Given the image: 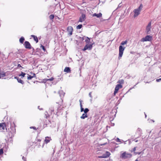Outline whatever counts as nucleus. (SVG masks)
Masks as SVG:
<instances>
[{
  "mask_svg": "<svg viewBox=\"0 0 161 161\" xmlns=\"http://www.w3.org/2000/svg\"><path fill=\"white\" fill-rule=\"evenodd\" d=\"M160 80H161V78H160V79H157L156 80V81H157V82H159Z\"/></svg>",
  "mask_w": 161,
  "mask_h": 161,
  "instance_id": "obj_46",
  "label": "nucleus"
},
{
  "mask_svg": "<svg viewBox=\"0 0 161 161\" xmlns=\"http://www.w3.org/2000/svg\"><path fill=\"white\" fill-rule=\"evenodd\" d=\"M19 68V67H21L22 68H23L21 66V65L19 64H18V66H17Z\"/></svg>",
  "mask_w": 161,
  "mask_h": 161,
  "instance_id": "obj_45",
  "label": "nucleus"
},
{
  "mask_svg": "<svg viewBox=\"0 0 161 161\" xmlns=\"http://www.w3.org/2000/svg\"><path fill=\"white\" fill-rule=\"evenodd\" d=\"M6 76V74L3 72H0V78H3Z\"/></svg>",
  "mask_w": 161,
  "mask_h": 161,
  "instance_id": "obj_21",
  "label": "nucleus"
},
{
  "mask_svg": "<svg viewBox=\"0 0 161 161\" xmlns=\"http://www.w3.org/2000/svg\"><path fill=\"white\" fill-rule=\"evenodd\" d=\"M31 128H32L33 129H34L35 130H37V129L35 127H30Z\"/></svg>",
  "mask_w": 161,
  "mask_h": 161,
  "instance_id": "obj_43",
  "label": "nucleus"
},
{
  "mask_svg": "<svg viewBox=\"0 0 161 161\" xmlns=\"http://www.w3.org/2000/svg\"><path fill=\"white\" fill-rule=\"evenodd\" d=\"M98 157L99 158H101V156H98Z\"/></svg>",
  "mask_w": 161,
  "mask_h": 161,
  "instance_id": "obj_58",
  "label": "nucleus"
},
{
  "mask_svg": "<svg viewBox=\"0 0 161 161\" xmlns=\"http://www.w3.org/2000/svg\"><path fill=\"white\" fill-rule=\"evenodd\" d=\"M122 87V86L121 85L118 84L116 85L115 88L114 94L115 95L118 92L119 89L121 88Z\"/></svg>",
  "mask_w": 161,
  "mask_h": 161,
  "instance_id": "obj_7",
  "label": "nucleus"
},
{
  "mask_svg": "<svg viewBox=\"0 0 161 161\" xmlns=\"http://www.w3.org/2000/svg\"><path fill=\"white\" fill-rule=\"evenodd\" d=\"M54 15L53 14H51L49 16V18L51 20L53 19L54 18Z\"/></svg>",
  "mask_w": 161,
  "mask_h": 161,
  "instance_id": "obj_32",
  "label": "nucleus"
},
{
  "mask_svg": "<svg viewBox=\"0 0 161 161\" xmlns=\"http://www.w3.org/2000/svg\"><path fill=\"white\" fill-rule=\"evenodd\" d=\"M50 140H51L50 137H46L44 141L47 144L49 142Z\"/></svg>",
  "mask_w": 161,
  "mask_h": 161,
  "instance_id": "obj_17",
  "label": "nucleus"
},
{
  "mask_svg": "<svg viewBox=\"0 0 161 161\" xmlns=\"http://www.w3.org/2000/svg\"><path fill=\"white\" fill-rule=\"evenodd\" d=\"M25 47L26 49H31V46L29 42L25 41L24 44Z\"/></svg>",
  "mask_w": 161,
  "mask_h": 161,
  "instance_id": "obj_8",
  "label": "nucleus"
},
{
  "mask_svg": "<svg viewBox=\"0 0 161 161\" xmlns=\"http://www.w3.org/2000/svg\"><path fill=\"white\" fill-rule=\"evenodd\" d=\"M67 30L68 32V35H69V36H71L72 34L73 29L72 26H68L67 28Z\"/></svg>",
  "mask_w": 161,
  "mask_h": 161,
  "instance_id": "obj_4",
  "label": "nucleus"
},
{
  "mask_svg": "<svg viewBox=\"0 0 161 161\" xmlns=\"http://www.w3.org/2000/svg\"><path fill=\"white\" fill-rule=\"evenodd\" d=\"M143 7V5L142 4H141L140 5L139 7L137 9L139 10L140 11L142 10V8Z\"/></svg>",
  "mask_w": 161,
  "mask_h": 161,
  "instance_id": "obj_27",
  "label": "nucleus"
},
{
  "mask_svg": "<svg viewBox=\"0 0 161 161\" xmlns=\"http://www.w3.org/2000/svg\"><path fill=\"white\" fill-rule=\"evenodd\" d=\"M142 131V130L141 129H140V128H138L137 129V132L138 133H139L140 134H141V133Z\"/></svg>",
  "mask_w": 161,
  "mask_h": 161,
  "instance_id": "obj_34",
  "label": "nucleus"
},
{
  "mask_svg": "<svg viewBox=\"0 0 161 161\" xmlns=\"http://www.w3.org/2000/svg\"><path fill=\"white\" fill-rule=\"evenodd\" d=\"M83 111H84V109L82 107L80 108V111L81 112H83Z\"/></svg>",
  "mask_w": 161,
  "mask_h": 161,
  "instance_id": "obj_44",
  "label": "nucleus"
},
{
  "mask_svg": "<svg viewBox=\"0 0 161 161\" xmlns=\"http://www.w3.org/2000/svg\"><path fill=\"white\" fill-rule=\"evenodd\" d=\"M109 119H110V121H112L113 119L114 118H112L111 117H110Z\"/></svg>",
  "mask_w": 161,
  "mask_h": 161,
  "instance_id": "obj_50",
  "label": "nucleus"
},
{
  "mask_svg": "<svg viewBox=\"0 0 161 161\" xmlns=\"http://www.w3.org/2000/svg\"><path fill=\"white\" fill-rule=\"evenodd\" d=\"M25 40V38H24L23 37V36H22L20 39H19V41L21 43H23V42H24Z\"/></svg>",
  "mask_w": 161,
  "mask_h": 161,
  "instance_id": "obj_23",
  "label": "nucleus"
},
{
  "mask_svg": "<svg viewBox=\"0 0 161 161\" xmlns=\"http://www.w3.org/2000/svg\"><path fill=\"white\" fill-rule=\"evenodd\" d=\"M57 18L58 19H60L58 17H57Z\"/></svg>",
  "mask_w": 161,
  "mask_h": 161,
  "instance_id": "obj_60",
  "label": "nucleus"
},
{
  "mask_svg": "<svg viewBox=\"0 0 161 161\" xmlns=\"http://www.w3.org/2000/svg\"><path fill=\"white\" fill-rule=\"evenodd\" d=\"M135 142H138V140H136V139H135L134 140Z\"/></svg>",
  "mask_w": 161,
  "mask_h": 161,
  "instance_id": "obj_51",
  "label": "nucleus"
},
{
  "mask_svg": "<svg viewBox=\"0 0 161 161\" xmlns=\"http://www.w3.org/2000/svg\"><path fill=\"white\" fill-rule=\"evenodd\" d=\"M44 145V144L42 145V147H43Z\"/></svg>",
  "mask_w": 161,
  "mask_h": 161,
  "instance_id": "obj_59",
  "label": "nucleus"
},
{
  "mask_svg": "<svg viewBox=\"0 0 161 161\" xmlns=\"http://www.w3.org/2000/svg\"><path fill=\"white\" fill-rule=\"evenodd\" d=\"M101 149V147L99 145H97L96 146L95 150L97 153H99V152H98V151H100V149Z\"/></svg>",
  "mask_w": 161,
  "mask_h": 161,
  "instance_id": "obj_13",
  "label": "nucleus"
},
{
  "mask_svg": "<svg viewBox=\"0 0 161 161\" xmlns=\"http://www.w3.org/2000/svg\"><path fill=\"white\" fill-rule=\"evenodd\" d=\"M151 22H150L147 25V26H148V27H151Z\"/></svg>",
  "mask_w": 161,
  "mask_h": 161,
  "instance_id": "obj_41",
  "label": "nucleus"
},
{
  "mask_svg": "<svg viewBox=\"0 0 161 161\" xmlns=\"http://www.w3.org/2000/svg\"><path fill=\"white\" fill-rule=\"evenodd\" d=\"M135 161H139L137 159H136Z\"/></svg>",
  "mask_w": 161,
  "mask_h": 161,
  "instance_id": "obj_57",
  "label": "nucleus"
},
{
  "mask_svg": "<svg viewBox=\"0 0 161 161\" xmlns=\"http://www.w3.org/2000/svg\"><path fill=\"white\" fill-rule=\"evenodd\" d=\"M51 110L52 113L54 112V109H53V108H51Z\"/></svg>",
  "mask_w": 161,
  "mask_h": 161,
  "instance_id": "obj_49",
  "label": "nucleus"
},
{
  "mask_svg": "<svg viewBox=\"0 0 161 161\" xmlns=\"http://www.w3.org/2000/svg\"><path fill=\"white\" fill-rule=\"evenodd\" d=\"M40 48H42L44 52H45L46 51V49L44 46H43L42 44L41 45Z\"/></svg>",
  "mask_w": 161,
  "mask_h": 161,
  "instance_id": "obj_30",
  "label": "nucleus"
},
{
  "mask_svg": "<svg viewBox=\"0 0 161 161\" xmlns=\"http://www.w3.org/2000/svg\"><path fill=\"white\" fill-rule=\"evenodd\" d=\"M90 42V38L87 37V39L85 40V42L87 44L89 43Z\"/></svg>",
  "mask_w": 161,
  "mask_h": 161,
  "instance_id": "obj_26",
  "label": "nucleus"
},
{
  "mask_svg": "<svg viewBox=\"0 0 161 161\" xmlns=\"http://www.w3.org/2000/svg\"><path fill=\"white\" fill-rule=\"evenodd\" d=\"M16 127V125L15 124L14 122H13L12 124H11V127L10 128L11 130H13L14 128V130H15V127Z\"/></svg>",
  "mask_w": 161,
  "mask_h": 161,
  "instance_id": "obj_20",
  "label": "nucleus"
},
{
  "mask_svg": "<svg viewBox=\"0 0 161 161\" xmlns=\"http://www.w3.org/2000/svg\"><path fill=\"white\" fill-rule=\"evenodd\" d=\"M142 152H134V153L135 154H138V155H139L140 154H141V153Z\"/></svg>",
  "mask_w": 161,
  "mask_h": 161,
  "instance_id": "obj_40",
  "label": "nucleus"
},
{
  "mask_svg": "<svg viewBox=\"0 0 161 161\" xmlns=\"http://www.w3.org/2000/svg\"><path fill=\"white\" fill-rule=\"evenodd\" d=\"M116 141L117 142H120V139H119V138H117L116 139Z\"/></svg>",
  "mask_w": 161,
  "mask_h": 161,
  "instance_id": "obj_47",
  "label": "nucleus"
},
{
  "mask_svg": "<svg viewBox=\"0 0 161 161\" xmlns=\"http://www.w3.org/2000/svg\"><path fill=\"white\" fill-rule=\"evenodd\" d=\"M114 123H112V125H111V126H114Z\"/></svg>",
  "mask_w": 161,
  "mask_h": 161,
  "instance_id": "obj_55",
  "label": "nucleus"
},
{
  "mask_svg": "<svg viewBox=\"0 0 161 161\" xmlns=\"http://www.w3.org/2000/svg\"><path fill=\"white\" fill-rule=\"evenodd\" d=\"M64 72H66L67 73L71 72V70L70 69L69 67H65V68L64 70Z\"/></svg>",
  "mask_w": 161,
  "mask_h": 161,
  "instance_id": "obj_15",
  "label": "nucleus"
},
{
  "mask_svg": "<svg viewBox=\"0 0 161 161\" xmlns=\"http://www.w3.org/2000/svg\"><path fill=\"white\" fill-rule=\"evenodd\" d=\"M89 111V110L88 109V108H86L84 110V112L85 113H87Z\"/></svg>",
  "mask_w": 161,
  "mask_h": 161,
  "instance_id": "obj_36",
  "label": "nucleus"
},
{
  "mask_svg": "<svg viewBox=\"0 0 161 161\" xmlns=\"http://www.w3.org/2000/svg\"><path fill=\"white\" fill-rule=\"evenodd\" d=\"M132 155L130 153H126L125 152L123 153L121 155V157L122 158L126 159L130 158L131 157Z\"/></svg>",
  "mask_w": 161,
  "mask_h": 161,
  "instance_id": "obj_2",
  "label": "nucleus"
},
{
  "mask_svg": "<svg viewBox=\"0 0 161 161\" xmlns=\"http://www.w3.org/2000/svg\"><path fill=\"white\" fill-rule=\"evenodd\" d=\"M26 74L23 72H21V74L19 75V76H21V78H23L25 75Z\"/></svg>",
  "mask_w": 161,
  "mask_h": 161,
  "instance_id": "obj_24",
  "label": "nucleus"
},
{
  "mask_svg": "<svg viewBox=\"0 0 161 161\" xmlns=\"http://www.w3.org/2000/svg\"><path fill=\"white\" fill-rule=\"evenodd\" d=\"M49 115H48V114L47 113V112H46L45 113V117L46 118H48L49 117Z\"/></svg>",
  "mask_w": 161,
  "mask_h": 161,
  "instance_id": "obj_28",
  "label": "nucleus"
},
{
  "mask_svg": "<svg viewBox=\"0 0 161 161\" xmlns=\"http://www.w3.org/2000/svg\"><path fill=\"white\" fill-rule=\"evenodd\" d=\"M3 153V149H0V155L2 154Z\"/></svg>",
  "mask_w": 161,
  "mask_h": 161,
  "instance_id": "obj_38",
  "label": "nucleus"
},
{
  "mask_svg": "<svg viewBox=\"0 0 161 161\" xmlns=\"http://www.w3.org/2000/svg\"><path fill=\"white\" fill-rule=\"evenodd\" d=\"M145 117H147V115L146 114H145Z\"/></svg>",
  "mask_w": 161,
  "mask_h": 161,
  "instance_id": "obj_61",
  "label": "nucleus"
},
{
  "mask_svg": "<svg viewBox=\"0 0 161 161\" xmlns=\"http://www.w3.org/2000/svg\"><path fill=\"white\" fill-rule=\"evenodd\" d=\"M7 130L6 125L5 122L0 123V130Z\"/></svg>",
  "mask_w": 161,
  "mask_h": 161,
  "instance_id": "obj_5",
  "label": "nucleus"
},
{
  "mask_svg": "<svg viewBox=\"0 0 161 161\" xmlns=\"http://www.w3.org/2000/svg\"><path fill=\"white\" fill-rule=\"evenodd\" d=\"M140 41H141L142 42H144L147 41V40H146V38L145 37L144 38H142L141 40H140Z\"/></svg>",
  "mask_w": 161,
  "mask_h": 161,
  "instance_id": "obj_31",
  "label": "nucleus"
},
{
  "mask_svg": "<svg viewBox=\"0 0 161 161\" xmlns=\"http://www.w3.org/2000/svg\"><path fill=\"white\" fill-rule=\"evenodd\" d=\"M35 76V74L34 73L32 75H31L29 74H27V79L28 80H31V79L34 78Z\"/></svg>",
  "mask_w": 161,
  "mask_h": 161,
  "instance_id": "obj_14",
  "label": "nucleus"
},
{
  "mask_svg": "<svg viewBox=\"0 0 161 161\" xmlns=\"http://www.w3.org/2000/svg\"><path fill=\"white\" fill-rule=\"evenodd\" d=\"M60 102H63V99L62 98H61V100L60 101Z\"/></svg>",
  "mask_w": 161,
  "mask_h": 161,
  "instance_id": "obj_53",
  "label": "nucleus"
},
{
  "mask_svg": "<svg viewBox=\"0 0 161 161\" xmlns=\"http://www.w3.org/2000/svg\"><path fill=\"white\" fill-rule=\"evenodd\" d=\"M89 95L90 97H91V92L89 93Z\"/></svg>",
  "mask_w": 161,
  "mask_h": 161,
  "instance_id": "obj_52",
  "label": "nucleus"
},
{
  "mask_svg": "<svg viewBox=\"0 0 161 161\" xmlns=\"http://www.w3.org/2000/svg\"><path fill=\"white\" fill-rule=\"evenodd\" d=\"M22 159L23 160H24V161H26V158L25 157H24V156L22 157Z\"/></svg>",
  "mask_w": 161,
  "mask_h": 161,
  "instance_id": "obj_48",
  "label": "nucleus"
},
{
  "mask_svg": "<svg viewBox=\"0 0 161 161\" xmlns=\"http://www.w3.org/2000/svg\"><path fill=\"white\" fill-rule=\"evenodd\" d=\"M151 27L147 26L146 28V32L147 34L151 30Z\"/></svg>",
  "mask_w": 161,
  "mask_h": 161,
  "instance_id": "obj_22",
  "label": "nucleus"
},
{
  "mask_svg": "<svg viewBox=\"0 0 161 161\" xmlns=\"http://www.w3.org/2000/svg\"><path fill=\"white\" fill-rule=\"evenodd\" d=\"M14 78L17 80L18 82L22 84H24V82L23 80L19 78L17 76L15 77Z\"/></svg>",
  "mask_w": 161,
  "mask_h": 161,
  "instance_id": "obj_12",
  "label": "nucleus"
},
{
  "mask_svg": "<svg viewBox=\"0 0 161 161\" xmlns=\"http://www.w3.org/2000/svg\"><path fill=\"white\" fill-rule=\"evenodd\" d=\"M53 79H54V78L53 77H52L50 79H45V80H46V81H47V80H50V81H53Z\"/></svg>",
  "mask_w": 161,
  "mask_h": 161,
  "instance_id": "obj_35",
  "label": "nucleus"
},
{
  "mask_svg": "<svg viewBox=\"0 0 161 161\" xmlns=\"http://www.w3.org/2000/svg\"><path fill=\"white\" fill-rule=\"evenodd\" d=\"M145 37L147 40V41H150L152 40V37L149 35H147Z\"/></svg>",
  "mask_w": 161,
  "mask_h": 161,
  "instance_id": "obj_18",
  "label": "nucleus"
},
{
  "mask_svg": "<svg viewBox=\"0 0 161 161\" xmlns=\"http://www.w3.org/2000/svg\"><path fill=\"white\" fill-rule=\"evenodd\" d=\"M125 48V47H123L122 45H120L119 47V59L122 56L123 52Z\"/></svg>",
  "mask_w": 161,
  "mask_h": 161,
  "instance_id": "obj_1",
  "label": "nucleus"
},
{
  "mask_svg": "<svg viewBox=\"0 0 161 161\" xmlns=\"http://www.w3.org/2000/svg\"><path fill=\"white\" fill-rule=\"evenodd\" d=\"M101 141V146L104 145L106 144H108L109 142L108 139L106 138H103Z\"/></svg>",
  "mask_w": 161,
  "mask_h": 161,
  "instance_id": "obj_3",
  "label": "nucleus"
},
{
  "mask_svg": "<svg viewBox=\"0 0 161 161\" xmlns=\"http://www.w3.org/2000/svg\"><path fill=\"white\" fill-rule=\"evenodd\" d=\"M101 14V13H99V14H93L94 16H97V17H98L100 16V15Z\"/></svg>",
  "mask_w": 161,
  "mask_h": 161,
  "instance_id": "obj_37",
  "label": "nucleus"
},
{
  "mask_svg": "<svg viewBox=\"0 0 161 161\" xmlns=\"http://www.w3.org/2000/svg\"><path fill=\"white\" fill-rule=\"evenodd\" d=\"M31 37L33 38L34 40L36 42V43H37L38 42V40L37 37L34 35H31Z\"/></svg>",
  "mask_w": 161,
  "mask_h": 161,
  "instance_id": "obj_16",
  "label": "nucleus"
},
{
  "mask_svg": "<svg viewBox=\"0 0 161 161\" xmlns=\"http://www.w3.org/2000/svg\"><path fill=\"white\" fill-rule=\"evenodd\" d=\"M134 17H136L137 16L140 14V11H139V10H138L136 9H135L134 10Z\"/></svg>",
  "mask_w": 161,
  "mask_h": 161,
  "instance_id": "obj_11",
  "label": "nucleus"
},
{
  "mask_svg": "<svg viewBox=\"0 0 161 161\" xmlns=\"http://www.w3.org/2000/svg\"><path fill=\"white\" fill-rule=\"evenodd\" d=\"M110 155V153L109 152L106 151L103 154L102 156H101V158H107Z\"/></svg>",
  "mask_w": 161,
  "mask_h": 161,
  "instance_id": "obj_9",
  "label": "nucleus"
},
{
  "mask_svg": "<svg viewBox=\"0 0 161 161\" xmlns=\"http://www.w3.org/2000/svg\"><path fill=\"white\" fill-rule=\"evenodd\" d=\"M41 140H40V139H39V140H37V141H38V142H41Z\"/></svg>",
  "mask_w": 161,
  "mask_h": 161,
  "instance_id": "obj_54",
  "label": "nucleus"
},
{
  "mask_svg": "<svg viewBox=\"0 0 161 161\" xmlns=\"http://www.w3.org/2000/svg\"><path fill=\"white\" fill-rule=\"evenodd\" d=\"M79 101L80 102V108L82 107V100H80Z\"/></svg>",
  "mask_w": 161,
  "mask_h": 161,
  "instance_id": "obj_39",
  "label": "nucleus"
},
{
  "mask_svg": "<svg viewBox=\"0 0 161 161\" xmlns=\"http://www.w3.org/2000/svg\"><path fill=\"white\" fill-rule=\"evenodd\" d=\"M117 83H119V84H123L124 83V80L123 79L119 80Z\"/></svg>",
  "mask_w": 161,
  "mask_h": 161,
  "instance_id": "obj_25",
  "label": "nucleus"
},
{
  "mask_svg": "<svg viewBox=\"0 0 161 161\" xmlns=\"http://www.w3.org/2000/svg\"><path fill=\"white\" fill-rule=\"evenodd\" d=\"M127 40H126L125 41H122L121 42L120 44L121 45H124L125 44H127Z\"/></svg>",
  "mask_w": 161,
  "mask_h": 161,
  "instance_id": "obj_29",
  "label": "nucleus"
},
{
  "mask_svg": "<svg viewBox=\"0 0 161 161\" xmlns=\"http://www.w3.org/2000/svg\"><path fill=\"white\" fill-rule=\"evenodd\" d=\"M151 121H152L153 122H154V121L153 120L151 119Z\"/></svg>",
  "mask_w": 161,
  "mask_h": 161,
  "instance_id": "obj_56",
  "label": "nucleus"
},
{
  "mask_svg": "<svg viewBox=\"0 0 161 161\" xmlns=\"http://www.w3.org/2000/svg\"><path fill=\"white\" fill-rule=\"evenodd\" d=\"M82 25H81V24L79 25L76 26V28L77 29H80L82 28Z\"/></svg>",
  "mask_w": 161,
  "mask_h": 161,
  "instance_id": "obj_33",
  "label": "nucleus"
},
{
  "mask_svg": "<svg viewBox=\"0 0 161 161\" xmlns=\"http://www.w3.org/2000/svg\"><path fill=\"white\" fill-rule=\"evenodd\" d=\"M92 44H86L84 48L82 49L83 51H85L86 50H91L92 48Z\"/></svg>",
  "mask_w": 161,
  "mask_h": 161,
  "instance_id": "obj_6",
  "label": "nucleus"
},
{
  "mask_svg": "<svg viewBox=\"0 0 161 161\" xmlns=\"http://www.w3.org/2000/svg\"><path fill=\"white\" fill-rule=\"evenodd\" d=\"M136 147H135L132 150V151H131V152H135V151L136 150Z\"/></svg>",
  "mask_w": 161,
  "mask_h": 161,
  "instance_id": "obj_42",
  "label": "nucleus"
},
{
  "mask_svg": "<svg viewBox=\"0 0 161 161\" xmlns=\"http://www.w3.org/2000/svg\"><path fill=\"white\" fill-rule=\"evenodd\" d=\"M88 116L86 113H84L82 114V115L80 117V118L82 119H84L86 118Z\"/></svg>",
  "mask_w": 161,
  "mask_h": 161,
  "instance_id": "obj_19",
  "label": "nucleus"
},
{
  "mask_svg": "<svg viewBox=\"0 0 161 161\" xmlns=\"http://www.w3.org/2000/svg\"><path fill=\"white\" fill-rule=\"evenodd\" d=\"M86 15L85 14H82L81 16L80 17L79 22H82L84 21L86 19Z\"/></svg>",
  "mask_w": 161,
  "mask_h": 161,
  "instance_id": "obj_10",
  "label": "nucleus"
}]
</instances>
